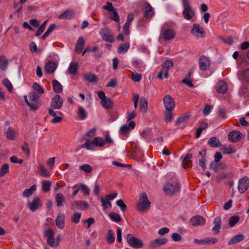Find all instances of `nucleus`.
Here are the masks:
<instances>
[{"mask_svg": "<svg viewBox=\"0 0 249 249\" xmlns=\"http://www.w3.org/2000/svg\"><path fill=\"white\" fill-rule=\"evenodd\" d=\"M117 205L120 208L121 211L123 212H125L126 210L127 206L125 204L123 200L120 199L116 201Z\"/></svg>", "mask_w": 249, "mask_h": 249, "instance_id": "59", "label": "nucleus"}, {"mask_svg": "<svg viewBox=\"0 0 249 249\" xmlns=\"http://www.w3.org/2000/svg\"><path fill=\"white\" fill-rule=\"evenodd\" d=\"M77 115L79 119L80 120H83L85 119L87 116V114L85 110L82 107H79L77 112Z\"/></svg>", "mask_w": 249, "mask_h": 249, "instance_id": "47", "label": "nucleus"}, {"mask_svg": "<svg viewBox=\"0 0 249 249\" xmlns=\"http://www.w3.org/2000/svg\"><path fill=\"white\" fill-rule=\"evenodd\" d=\"M2 84L7 88L9 92H12L13 90V87L11 82L7 78H5L2 80Z\"/></svg>", "mask_w": 249, "mask_h": 249, "instance_id": "50", "label": "nucleus"}, {"mask_svg": "<svg viewBox=\"0 0 249 249\" xmlns=\"http://www.w3.org/2000/svg\"><path fill=\"white\" fill-rule=\"evenodd\" d=\"M103 9L108 12H111L116 8L113 6L112 3L109 1L107 2V5L103 6Z\"/></svg>", "mask_w": 249, "mask_h": 249, "instance_id": "62", "label": "nucleus"}, {"mask_svg": "<svg viewBox=\"0 0 249 249\" xmlns=\"http://www.w3.org/2000/svg\"><path fill=\"white\" fill-rule=\"evenodd\" d=\"M210 59L205 56H201L199 58L198 65L199 69L202 71H206L210 68Z\"/></svg>", "mask_w": 249, "mask_h": 249, "instance_id": "9", "label": "nucleus"}, {"mask_svg": "<svg viewBox=\"0 0 249 249\" xmlns=\"http://www.w3.org/2000/svg\"><path fill=\"white\" fill-rule=\"evenodd\" d=\"M96 132V128H92L83 136L82 139L83 140H90L91 138H93L95 135Z\"/></svg>", "mask_w": 249, "mask_h": 249, "instance_id": "40", "label": "nucleus"}, {"mask_svg": "<svg viewBox=\"0 0 249 249\" xmlns=\"http://www.w3.org/2000/svg\"><path fill=\"white\" fill-rule=\"evenodd\" d=\"M101 105L104 108L108 109L112 107L113 102L110 98H107L106 100L101 101Z\"/></svg>", "mask_w": 249, "mask_h": 249, "instance_id": "42", "label": "nucleus"}, {"mask_svg": "<svg viewBox=\"0 0 249 249\" xmlns=\"http://www.w3.org/2000/svg\"><path fill=\"white\" fill-rule=\"evenodd\" d=\"M29 209L32 212H35L42 206L40 199L38 196L35 197L31 202L28 203Z\"/></svg>", "mask_w": 249, "mask_h": 249, "instance_id": "13", "label": "nucleus"}, {"mask_svg": "<svg viewBox=\"0 0 249 249\" xmlns=\"http://www.w3.org/2000/svg\"><path fill=\"white\" fill-rule=\"evenodd\" d=\"M242 138V133L239 131H232L228 135L230 141L233 142H239Z\"/></svg>", "mask_w": 249, "mask_h": 249, "instance_id": "14", "label": "nucleus"}, {"mask_svg": "<svg viewBox=\"0 0 249 249\" xmlns=\"http://www.w3.org/2000/svg\"><path fill=\"white\" fill-rule=\"evenodd\" d=\"M53 88L54 91L56 93H60L62 92L63 88L61 84L56 80L54 79L52 81Z\"/></svg>", "mask_w": 249, "mask_h": 249, "instance_id": "31", "label": "nucleus"}, {"mask_svg": "<svg viewBox=\"0 0 249 249\" xmlns=\"http://www.w3.org/2000/svg\"><path fill=\"white\" fill-rule=\"evenodd\" d=\"M81 213H75L71 217V221L77 224L79 222L80 218L81 217Z\"/></svg>", "mask_w": 249, "mask_h": 249, "instance_id": "51", "label": "nucleus"}, {"mask_svg": "<svg viewBox=\"0 0 249 249\" xmlns=\"http://www.w3.org/2000/svg\"><path fill=\"white\" fill-rule=\"evenodd\" d=\"M8 64V60L4 55L0 56V69L2 71H5Z\"/></svg>", "mask_w": 249, "mask_h": 249, "instance_id": "36", "label": "nucleus"}, {"mask_svg": "<svg viewBox=\"0 0 249 249\" xmlns=\"http://www.w3.org/2000/svg\"><path fill=\"white\" fill-rule=\"evenodd\" d=\"M9 172V165L5 163L2 165L0 170V178Z\"/></svg>", "mask_w": 249, "mask_h": 249, "instance_id": "49", "label": "nucleus"}, {"mask_svg": "<svg viewBox=\"0 0 249 249\" xmlns=\"http://www.w3.org/2000/svg\"><path fill=\"white\" fill-rule=\"evenodd\" d=\"M55 200L57 207H61L63 205V203L66 202L65 198L63 195L62 194H57L55 196Z\"/></svg>", "mask_w": 249, "mask_h": 249, "instance_id": "35", "label": "nucleus"}, {"mask_svg": "<svg viewBox=\"0 0 249 249\" xmlns=\"http://www.w3.org/2000/svg\"><path fill=\"white\" fill-rule=\"evenodd\" d=\"M164 191L167 195H173L179 192V186L178 183H168L164 187Z\"/></svg>", "mask_w": 249, "mask_h": 249, "instance_id": "6", "label": "nucleus"}, {"mask_svg": "<svg viewBox=\"0 0 249 249\" xmlns=\"http://www.w3.org/2000/svg\"><path fill=\"white\" fill-rule=\"evenodd\" d=\"M36 189V185H33L29 189H26L22 194V196L25 197H29L32 196Z\"/></svg>", "mask_w": 249, "mask_h": 249, "instance_id": "33", "label": "nucleus"}, {"mask_svg": "<svg viewBox=\"0 0 249 249\" xmlns=\"http://www.w3.org/2000/svg\"><path fill=\"white\" fill-rule=\"evenodd\" d=\"M191 114L189 112L183 114L181 116L178 118L176 121V125H178L187 122L190 118Z\"/></svg>", "mask_w": 249, "mask_h": 249, "instance_id": "24", "label": "nucleus"}, {"mask_svg": "<svg viewBox=\"0 0 249 249\" xmlns=\"http://www.w3.org/2000/svg\"><path fill=\"white\" fill-rule=\"evenodd\" d=\"M154 14L152 6L148 3L145 4L144 10V16L147 18H151Z\"/></svg>", "mask_w": 249, "mask_h": 249, "instance_id": "27", "label": "nucleus"}, {"mask_svg": "<svg viewBox=\"0 0 249 249\" xmlns=\"http://www.w3.org/2000/svg\"><path fill=\"white\" fill-rule=\"evenodd\" d=\"M249 188V178L245 176L240 178L238 182V190L239 193H245Z\"/></svg>", "mask_w": 249, "mask_h": 249, "instance_id": "5", "label": "nucleus"}, {"mask_svg": "<svg viewBox=\"0 0 249 249\" xmlns=\"http://www.w3.org/2000/svg\"><path fill=\"white\" fill-rule=\"evenodd\" d=\"M240 217L237 215H234L231 216L229 221V225L230 227H234L235 224L239 221Z\"/></svg>", "mask_w": 249, "mask_h": 249, "instance_id": "46", "label": "nucleus"}, {"mask_svg": "<svg viewBox=\"0 0 249 249\" xmlns=\"http://www.w3.org/2000/svg\"><path fill=\"white\" fill-rule=\"evenodd\" d=\"M191 33L197 37L204 38L205 36V32L203 28L198 23L193 24Z\"/></svg>", "mask_w": 249, "mask_h": 249, "instance_id": "8", "label": "nucleus"}, {"mask_svg": "<svg viewBox=\"0 0 249 249\" xmlns=\"http://www.w3.org/2000/svg\"><path fill=\"white\" fill-rule=\"evenodd\" d=\"M79 168L80 170L84 171L85 173H90L92 172V167L90 165L87 164H85L80 166Z\"/></svg>", "mask_w": 249, "mask_h": 249, "instance_id": "57", "label": "nucleus"}, {"mask_svg": "<svg viewBox=\"0 0 249 249\" xmlns=\"http://www.w3.org/2000/svg\"><path fill=\"white\" fill-rule=\"evenodd\" d=\"M86 142L82 144L80 146L76 148L75 151H78L80 148H85L88 150L92 149L94 146V144L93 143V141H91L90 140H85Z\"/></svg>", "mask_w": 249, "mask_h": 249, "instance_id": "30", "label": "nucleus"}, {"mask_svg": "<svg viewBox=\"0 0 249 249\" xmlns=\"http://www.w3.org/2000/svg\"><path fill=\"white\" fill-rule=\"evenodd\" d=\"M74 12L72 10H67L58 17L59 19H71L74 17Z\"/></svg>", "mask_w": 249, "mask_h": 249, "instance_id": "25", "label": "nucleus"}, {"mask_svg": "<svg viewBox=\"0 0 249 249\" xmlns=\"http://www.w3.org/2000/svg\"><path fill=\"white\" fill-rule=\"evenodd\" d=\"M218 162L213 161L210 165V168L213 169L215 173L218 171L219 165L217 163Z\"/></svg>", "mask_w": 249, "mask_h": 249, "instance_id": "64", "label": "nucleus"}, {"mask_svg": "<svg viewBox=\"0 0 249 249\" xmlns=\"http://www.w3.org/2000/svg\"><path fill=\"white\" fill-rule=\"evenodd\" d=\"M51 104L53 108L60 109L63 105V99L60 95H55L52 98Z\"/></svg>", "mask_w": 249, "mask_h": 249, "instance_id": "10", "label": "nucleus"}, {"mask_svg": "<svg viewBox=\"0 0 249 249\" xmlns=\"http://www.w3.org/2000/svg\"><path fill=\"white\" fill-rule=\"evenodd\" d=\"M79 186L80 187V189L81 190L84 195L87 196H89V189L88 186L82 183H80Z\"/></svg>", "mask_w": 249, "mask_h": 249, "instance_id": "56", "label": "nucleus"}, {"mask_svg": "<svg viewBox=\"0 0 249 249\" xmlns=\"http://www.w3.org/2000/svg\"><path fill=\"white\" fill-rule=\"evenodd\" d=\"M65 216L64 214L60 213L58 214L55 219L56 226L60 229H63L65 226Z\"/></svg>", "mask_w": 249, "mask_h": 249, "instance_id": "19", "label": "nucleus"}, {"mask_svg": "<svg viewBox=\"0 0 249 249\" xmlns=\"http://www.w3.org/2000/svg\"><path fill=\"white\" fill-rule=\"evenodd\" d=\"M175 32L172 29H167L161 34L162 37L165 40H169L174 38L175 36Z\"/></svg>", "mask_w": 249, "mask_h": 249, "instance_id": "21", "label": "nucleus"}, {"mask_svg": "<svg viewBox=\"0 0 249 249\" xmlns=\"http://www.w3.org/2000/svg\"><path fill=\"white\" fill-rule=\"evenodd\" d=\"M172 111L166 110L164 113V119L166 122H170L173 120V116L171 113Z\"/></svg>", "mask_w": 249, "mask_h": 249, "instance_id": "52", "label": "nucleus"}, {"mask_svg": "<svg viewBox=\"0 0 249 249\" xmlns=\"http://www.w3.org/2000/svg\"><path fill=\"white\" fill-rule=\"evenodd\" d=\"M140 107L142 112H146L148 107V102L144 97H142L141 98Z\"/></svg>", "mask_w": 249, "mask_h": 249, "instance_id": "37", "label": "nucleus"}, {"mask_svg": "<svg viewBox=\"0 0 249 249\" xmlns=\"http://www.w3.org/2000/svg\"><path fill=\"white\" fill-rule=\"evenodd\" d=\"M17 132L14 129L9 128L7 131L6 138L10 140H14L17 136Z\"/></svg>", "mask_w": 249, "mask_h": 249, "instance_id": "39", "label": "nucleus"}, {"mask_svg": "<svg viewBox=\"0 0 249 249\" xmlns=\"http://www.w3.org/2000/svg\"><path fill=\"white\" fill-rule=\"evenodd\" d=\"M126 241L130 247L135 249L142 248L144 245L141 240L135 237L134 235L131 233L127 235Z\"/></svg>", "mask_w": 249, "mask_h": 249, "instance_id": "4", "label": "nucleus"}, {"mask_svg": "<svg viewBox=\"0 0 249 249\" xmlns=\"http://www.w3.org/2000/svg\"><path fill=\"white\" fill-rule=\"evenodd\" d=\"M190 222L193 226L196 227L204 225L205 220L202 216L198 215L191 218Z\"/></svg>", "mask_w": 249, "mask_h": 249, "instance_id": "15", "label": "nucleus"}, {"mask_svg": "<svg viewBox=\"0 0 249 249\" xmlns=\"http://www.w3.org/2000/svg\"><path fill=\"white\" fill-rule=\"evenodd\" d=\"M192 158V154L188 153L182 161V165L184 168H190L192 164V161L190 159Z\"/></svg>", "mask_w": 249, "mask_h": 249, "instance_id": "28", "label": "nucleus"}, {"mask_svg": "<svg viewBox=\"0 0 249 249\" xmlns=\"http://www.w3.org/2000/svg\"><path fill=\"white\" fill-rule=\"evenodd\" d=\"M115 238L113 235V231L109 230L107 232V241L108 243L111 244L114 242Z\"/></svg>", "mask_w": 249, "mask_h": 249, "instance_id": "48", "label": "nucleus"}, {"mask_svg": "<svg viewBox=\"0 0 249 249\" xmlns=\"http://www.w3.org/2000/svg\"><path fill=\"white\" fill-rule=\"evenodd\" d=\"M99 34L103 39L106 42L112 43L114 41L110 29L107 28L101 29Z\"/></svg>", "mask_w": 249, "mask_h": 249, "instance_id": "7", "label": "nucleus"}, {"mask_svg": "<svg viewBox=\"0 0 249 249\" xmlns=\"http://www.w3.org/2000/svg\"><path fill=\"white\" fill-rule=\"evenodd\" d=\"M38 170L41 176L45 178L49 177L50 174L47 170L42 164H39L38 166Z\"/></svg>", "mask_w": 249, "mask_h": 249, "instance_id": "41", "label": "nucleus"}, {"mask_svg": "<svg viewBox=\"0 0 249 249\" xmlns=\"http://www.w3.org/2000/svg\"><path fill=\"white\" fill-rule=\"evenodd\" d=\"M208 144L211 147H219L222 144L219 140L216 137H211L208 142Z\"/></svg>", "mask_w": 249, "mask_h": 249, "instance_id": "26", "label": "nucleus"}, {"mask_svg": "<svg viewBox=\"0 0 249 249\" xmlns=\"http://www.w3.org/2000/svg\"><path fill=\"white\" fill-rule=\"evenodd\" d=\"M54 231L53 230L49 229L46 231H45L44 233V235L45 237L47 238V240L48 239H50L51 238L54 236Z\"/></svg>", "mask_w": 249, "mask_h": 249, "instance_id": "60", "label": "nucleus"}, {"mask_svg": "<svg viewBox=\"0 0 249 249\" xmlns=\"http://www.w3.org/2000/svg\"><path fill=\"white\" fill-rule=\"evenodd\" d=\"M131 78L134 82H139L142 78L141 74L137 73H132Z\"/></svg>", "mask_w": 249, "mask_h": 249, "instance_id": "63", "label": "nucleus"}, {"mask_svg": "<svg viewBox=\"0 0 249 249\" xmlns=\"http://www.w3.org/2000/svg\"><path fill=\"white\" fill-rule=\"evenodd\" d=\"M206 149L204 148L201 151L198 153L199 156H201V158L199 160V165L201 167L203 170L206 169L205 164L206 162Z\"/></svg>", "mask_w": 249, "mask_h": 249, "instance_id": "20", "label": "nucleus"}, {"mask_svg": "<svg viewBox=\"0 0 249 249\" xmlns=\"http://www.w3.org/2000/svg\"><path fill=\"white\" fill-rule=\"evenodd\" d=\"M71 209L75 210L80 208L82 210H86L89 207V203L85 201L76 200L71 203Z\"/></svg>", "mask_w": 249, "mask_h": 249, "instance_id": "12", "label": "nucleus"}, {"mask_svg": "<svg viewBox=\"0 0 249 249\" xmlns=\"http://www.w3.org/2000/svg\"><path fill=\"white\" fill-rule=\"evenodd\" d=\"M174 65V63L171 60H167L162 64L163 69L164 70H169Z\"/></svg>", "mask_w": 249, "mask_h": 249, "instance_id": "55", "label": "nucleus"}, {"mask_svg": "<svg viewBox=\"0 0 249 249\" xmlns=\"http://www.w3.org/2000/svg\"><path fill=\"white\" fill-rule=\"evenodd\" d=\"M135 126L136 124L134 121H130L128 125H123L121 127L120 129V132L121 134H127L129 132L130 129H134Z\"/></svg>", "mask_w": 249, "mask_h": 249, "instance_id": "16", "label": "nucleus"}, {"mask_svg": "<svg viewBox=\"0 0 249 249\" xmlns=\"http://www.w3.org/2000/svg\"><path fill=\"white\" fill-rule=\"evenodd\" d=\"M69 72L71 74H75L77 71V63L73 62H71L68 69Z\"/></svg>", "mask_w": 249, "mask_h": 249, "instance_id": "44", "label": "nucleus"}, {"mask_svg": "<svg viewBox=\"0 0 249 249\" xmlns=\"http://www.w3.org/2000/svg\"><path fill=\"white\" fill-rule=\"evenodd\" d=\"M100 200L104 209H106L107 208V205H108L110 207H111V203L107 198H106V200L103 197H101Z\"/></svg>", "mask_w": 249, "mask_h": 249, "instance_id": "61", "label": "nucleus"}, {"mask_svg": "<svg viewBox=\"0 0 249 249\" xmlns=\"http://www.w3.org/2000/svg\"><path fill=\"white\" fill-rule=\"evenodd\" d=\"M94 146L103 147L105 145L104 140L101 137H95L93 140Z\"/></svg>", "mask_w": 249, "mask_h": 249, "instance_id": "43", "label": "nucleus"}, {"mask_svg": "<svg viewBox=\"0 0 249 249\" xmlns=\"http://www.w3.org/2000/svg\"><path fill=\"white\" fill-rule=\"evenodd\" d=\"M245 236L243 234H240L232 237L229 242L228 244L231 245L240 242L244 240Z\"/></svg>", "mask_w": 249, "mask_h": 249, "instance_id": "32", "label": "nucleus"}, {"mask_svg": "<svg viewBox=\"0 0 249 249\" xmlns=\"http://www.w3.org/2000/svg\"><path fill=\"white\" fill-rule=\"evenodd\" d=\"M183 10L182 15L187 20L192 19L195 16V12L190 5L189 0H182Z\"/></svg>", "mask_w": 249, "mask_h": 249, "instance_id": "3", "label": "nucleus"}, {"mask_svg": "<svg viewBox=\"0 0 249 249\" xmlns=\"http://www.w3.org/2000/svg\"><path fill=\"white\" fill-rule=\"evenodd\" d=\"M129 48V43H125L120 44L119 48L117 49V52L120 53H124L128 51Z\"/></svg>", "mask_w": 249, "mask_h": 249, "instance_id": "38", "label": "nucleus"}, {"mask_svg": "<svg viewBox=\"0 0 249 249\" xmlns=\"http://www.w3.org/2000/svg\"><path fill=\"white\" fill-rule=\"evenodd\" d=\"M214 226L212 228V231L214 235H217L220 232L221 229V219L220 216L216 217L213 221Z\"/></svg>", "mask_w": 249, "mask_h": 249, "instance_id": "17", "label": "nucleus"}, {"mask_svg": "<svg viewBox=\"0 0 249 249\" xmlns=\"http://www.w3.org/2000/svg\"><path fill=\"white\" fill-rule=\"evenodd\" d=\"M167 242V239L165 238H160L154 239L150 243L152 248H156L159 246L165 244Z\"/></svg>", "mask_w": 249, "mask_h": 249, "instance_id": "22", "label": "nucleus"}, {"mask_svg": "<svg viewBox=\"0 0 249 249\" xmlns=\"http://www.w3.org/2000/svg\"><path fill=\"white\" fill-rule=\"evenodd\" d=\"M227 89V86L226 82L221 81L219 82L217 85L216 90L220 93L224 94L226 92Z\"/></svg>", "mask_w": 249, "mask_h": 249, "instance_id": "29", "label": "nucleus"}, {"mask_svg": "<svg viewBox=\"0 0 249 249\" xmlns=\"http://www.w3.org/2000/svg\"><path fill=\"white\" fill-rule=\"evenodd\" d=\"M112 12L113 13L112 15H110V18L116 22H119L120 21V18L116 8Z\"/></svg>", "mask_w": 249, "mask_h": 249, "instance_id": "54", "label": "nucleus"}, {"mask_svg": "<svg viewBox=\"0 0 249 249\" xmlns=\"http://www.w3.org/2000/svg\"><path fill=\"white\" fill-rule=\"evenodd\" d=\"M163 104L166 110L172 111L175 107V103L173 98L170 95H166L163 98Z\"/></svg>", "mask_w": 249, "mask_h": 249, "instance_id": "11", "label": "nucleus"}, {"mask_svg": "<svg viewBox=\"0 0 249 249\" xmlns=\"http://www.w3.org/2000/svg\"><path fill=\"white\" fill-rule=\"evenodd\" d=\"M33 89L38 92V94L44 93V90L37 83H34L33 85Z\"/></svg>", "mask_w": 249, "mask_h": 249, "instance_id": "58", "label": "nucleus"}, {"mask_svg": "<svg viewBox=\"0 0 249 249\" xmlns=\"http://www.w3.org/2000/svg\"><path fill=\"white\" fill-rule=\"evenodd\" d=\"M57 68V64L53 61H49L45 65V71L47 73H53Z\"/></svg>", "mask_w": 249, "mask_h": 249, "instance_id": "18", "label": "nucleus"}, {"mask_svg": "<svg viewBox=\"0 0 249 249\" xmlns=\"http://www.w3.org/2000/svg\"><path fill=\"white\" fill-rule=\"evenodd\" d=\"M84 79L89 82L95 83L98 81V78L94 73H87L84 75Z\"/></svg>", "mask_w": 249, "mask_h": 249, "instance_id": "34", "label": "nucleus"}, {"mask_svg": "<svg viewBox=\"0 0 249 249\" xmlns=\"http://www.w3.org/2000/svg\"><path fill=\"white\" fill-rule=\"evenodd\" d=\"M24 99L25 103L30 107L31 110H37L41 105L42 102L39 96L35 91L29 92L28 96H24Z\"/></svg>", "mask_w": 249, "mask_h": 249, "instance_id": "1", "label": "nucleus"}, {"mask_svg": "<svg viewBox=\"0 0 249 249\" xmlns=\"http://www.w3.org/2000/svg\"><path fill=\"white\" fill-rule=\"evenodd\" d=\"M51 182L49 180H44L42 182V190L45 192H48L50 190Z\"/></svg>", "mask_w": 249, "mask_h": 249, "instance_id": "53", "label": "nucleus"}, {"mask_svg": "<svg viewBox=\"0 0 249 249\" xmlns=\"http://www.w3.org/2000/svg\"><path fill=\"white\" fill-rule=\"evenodd\" d=\"M85 41L84 39L82 37L78 38V40L76 42L75 51L76 53H80L84 47Z\"/></svg>", "mask_w": 249, "mask_h": 249, "instance_id": "23", "label": "nucleus"}, {"mask_svg": "<svg viewBox=\"0 0 249 249\" xmlns=\"http://www.w3.org/2000/svg\"><path fill=\"white\" fill-rule=\"evenodd\" d=\"M150 205L151 202L148 200L146 194L144 192L140 197L136 208L140 212L144 213L149 209Z\"/></svg>", "mask_w": 249, "mask_h": 249, "instance_id": "2", "label": "nucleus"}, {"mask_svg": "<svg viewBox=\"0 0 249 249\" xmlns=\"http://www.w3.org/2000/svg\"><path fill=\"white\" fill-rule=\"evenodd\" d=\"M109 217L112 221L115 222H120L122 221V218L120 215L116 213H111L109 214Z\"/></svg>", "mask_w": 249, "mask_h": 249, "instance_id": "45", "label": "nucleus"}]
</instances>
